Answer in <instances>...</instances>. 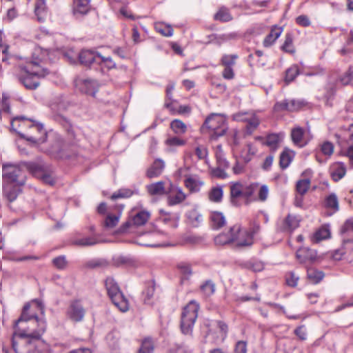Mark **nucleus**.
I'll return each mask as SVG.
<instances>
[{
  "label": "nucleus",
  "instance_id": "09e8293b",
  "mask_svg": "<svg viewBox=\"0 0 353 353\" xmlns=\"http://www.w3.org/2000/svg\"><path fill=\"white\" fill-rule=\"evenodd\" d=\"M239 56L236 54H223L221 59L220 63L223 66H234Z\"/></svg>",
  "mask_w": 353,
  "mask_h": 353
},
{
  "label": "nucleus",
  "instance_id": "9d476101",
  "mask_svg": "<svg viewBox=\"0 0 353 353\" xmlns=\"http://www.w3.org/2000/svg\"><path fill=\"white\" fill-rule=\"evenodd\" d=\"M85 313V309L81 302L74 300L70 302L66 310V316L72 321L77 323L83 321Z\"/></svg>",
  "mask_w": 353,
  "mask_h": 353
},
{
  "label": "nucleus",
  "instance_id": "338daca9",
  "mask_svg": "<svg viewBox=\"0 0 353 353\" xmlns=\"http://www.w3.org/2000/svg\"><path fill=\"white\" fill-rule=\"evenodd\" d=\"M286 283L289 286L295 287L297 285L299 277L293 272H289L286 275Z\"/></svg>",
  "mask_w": 353,
  "mask_h": 353
},
{
  "label": "nucleus",
  "instance_id": "6e6552de",
  "mask_svg": "<svg viewBox=\"0 0 353 353\" xmlns=\"http://www.w3.org/2000/svg\"><path fill=\"white\" fill-rule=\"evenodd\" d=\"M3 178L4 183H13L24 185L26 174L23 170L21 162L19 164H4L3 165Z\"/></svg>",
  "mask_w": 353,
  "mask_h": 353
},
{
  "label": "nucleus",
  "instance_id": "39448f33",
  "mask_svg": "<svg viewBox=\"0 0 353 353\" xmlns=\"http://www.w3.org/2000/svg\"><path fill=\"white\" fill-rule=\"evenodd\" d=\"M201 130H208L212 140H217L226 134L228 125L225 119L220 114H212L205 119Z\"/></svg>",
  "mask_w": 353,
  "mask_h": 353
},
{
  "label": "nucleus",
  "instance_id": "69168bd1",
  "mask_svg": "<svg viewBox=\"0 0 353 353\" xmlns=\"http://www.w3.org/2000/svg\"><path fill=\"white\" fill-rule=\"evenodd\" d=\"M274 110L276 112L280 111H290L288 100L276 102L274 105Z\"/></svg>",
  "mask_w": 353,
  "mask_h": 353
},
{
  "label": "nucleus",
  "instance_id": "72a5a7b5",
  "mask_svg": "<svg viewBox=\"0 0 353 353\" xmlns=\"http://www.w3.org/2000/svg\"><path fill=\"white\" fill-rule=\"evenodd\" d=\"M155 291V283L154 281H150L145 283V288L142 295L145 303L149 304Z\"/></svg>",
  "mask_w": 353,
  "mask_h": 353
},
{
  "label": "nucleus",
  "instance_id": "a18cd8bd",
  "mask_svg": "<svg viewBox=\"0 0 353 353\" xmlns=\"http://www.w3.org/2000/svg\"><path fill=\"white\" fill-rule=\"evenodd\" d=\"M310 180L309 179H301L296 182V190L297 192L303 196L310 188Z\"/></svg>",
  "mask_w": 353,
  "mask_h": 353
},
{
  "label": "nucleus",
  "instance_id": "4d7b16f0",
  "mask_svg": "<svg viewBox=\"0 0 353 353\" xmlns=\"http://www.w3.org/2000/svg\"><path fill=\"white\" fill-rule=\"evenodd\" d=\"M39 178H41L45 183L49 184L50 185H53L55 183L54 176L52 173H48L46 169L44 170L43 172L41 174Z\"/></svg>",
  "mask_w": 353,
  "mask_h": 353
},
{
  "label": "nucleus",
  "instance_id": "49530a36",
  "mask_svg": "<svg viewBox=\"0 0 353 353\" xmlns=\"http://www.w3.org/2000/svg\"><path fill=\"white\" fill-rule=\"evenodd\" d=\"M232 19L229 10L225 8H221L214 15V19L222 22H228Z\"/></svg>",
  "mask_w": 353,
  "mask_h": 353
},
{
  "label": "nucleus",
  "instance_id": "c03bdc74",
  "mask_svg": "<svg viewBox=\"0 0 353 353\" xmlns=\"http://www.w3.org/2000/svg\"><path fill=\"white\" fill-rule=\"evenodd\" d=\"M280 139L278 134H271L267 136L265 144L270 147V150L274 152L279 148Z\"/></svg>",
  "mask_w": 353,
  "mask_h": 353
},
{
  "label": "nucleus",
  "instance_id": "f03ea898",
  "mask_svg": "<svg viewBox=\"0 0 353 353\" xmlns=\"http://www.w3.org/2000/svg\"><path fill=\"white\" fill-rule=\"evenodd\" d=\"M47 50L36 48L32 60L21 68L24 73L19 77V80L27 89H36L39 85V79L49 74V70L44 66L47 61Z\"/></svg>",
  "mask_w": 353,
  "mask_h": 353
},
{
  "label": "nucleus",
  "instance_id": "774afa93",
  "mask_svg": "<svg viewBox=\"0 0 353 353\" xmlns=\"http://www.w3.org/2000/svg\"><path fill=\"white\" fill-rule=\"evenodd\" d=\"M352 231H353V218L347 220L341 228V233L343 234H346Z\"/></svg>",
  "mask_w": 353,
  "mask_h": 353
},
{
  "label": "nucleus",
  "instance_id": "5701e85b",
  "mask_svg": "<svg viewBox=\"0 0 353 353\" xmlns=\"http://www.w3.org/2000/svg\"><path fill=\"white\" fill-rule=\"evenodd\" d=\"M123 207L119 206L118 212L116 214L109 213L104 219L102 225L105 229H112L119 223Z\"/></svg>",
  "mask_w": 353,
  "mask_h": 353
},
{
  "label": "nucleus",
  "instance_id": "603ef678",
  "mask_svg": "<svg viewBox=\"0 0 353 353\" xmlns=\"http://www.w3.org/2000/svg\"><path fill=\"white\" fill-rule=\"evenodd\" d=\"M292 43H293L292 34L290 33H288L285 35V41L281 47V49L286 52L294 53V49L292 46Z\"/></svg>",
  "mask_w": 353,
  "mask_h": 353
},
{
  "label": "nucleus",
  "instance_id": "7ed1b4c3",
  "mask_svg": "<svg viewBox=\"0 0 353 353\" xmlns=\"http://www.w3.org/2000/svg\"><path fill=\"white\" fill-rule=\"evenodd\" d=\"M12 129L17 132L21 138L34 143L45 141L46 132L43 124L23 116L11 120Z\"/></svg>",
  "mask_w": 353,
  "mask_h": 353
},
{
  "label": "nucleus",
  "instance_id": "0e129e2a",
  "mask_svg": "<svg viewBox=\"0 0 353 353\" xmlns=\"http://www.w3.org/2000/svg\"><path fill=\"white\" fill-rule=\"evenodd\" d=\"M269 194V189L266 185H263L260 187L258 192V199L261 201H265L268 199Z\"/></svg>",
  "mask_w": 353,
  "mask_h": 353
},
{
  "label": "nucleus",
  "instance_id": "412c9836",
  "mask_svg": "<svg viewBox=\"0 0 353 353\" xmlns=\"http://www.w3.org/2000/svg\"><path fill=\"white\" fill-rule=\"evenodd\" d=\"M345 173L346 167L341 162L335 163L330 168L331 176L334 181L341 180L345 175Z\"/></svg>",
  "mask_w": 353,
  "mask_h": 353
},
{
  "label": "nucleus",
  "instance_id": "f3484780",
  "mask_svg": "<svg viewBox=\"0 0 353 353\" xmlns=\"http://www.w3.org/2000/svg\"><path fill=\"white\" fill-rule=\"evenodd\" d=\"M296 256L301 263L313 262L316 259V252L308 248H301L297 250Z\"/></svg>",
  "mask_w": 353,
  "mask_h": 353
},
{
  "label": "nucleus",
  "instance_id": "0eeeda50",
  "mask_svg": "<svg viewBox=\"0 0 353 353\" xmlns=\"http://www.w3.org/2000/svg\"><path fill=\"white\" fill-rule=\"evenodd\" d=\"M199 303L192 300L183 308L181 314V328L183 333H191L192 327L198 316Z\"/></svg>",
  "mask_w": 353,
  "mask_h": 353
},
{
  "label": "nucleus",
  "instance_id": "680f3d73",
  "mask_svg": "<svg viewBox=\"0 0 353 353\" xmlns=\"http://www.w3.org/2000/svg\"><path fill=\"white\" fill-rule=\"evenodd\" d=\"M2 54H3V57L1 59V61L6 62L8 61H13L16 60L17 57L14 55L10 54L8 52L9 46L7 45L3 46L1 43Z\"/></svg>",
  "mask_w": 353,
  "mask_h": 353
},
{
  "label": "nucleus",
  "instance_id": "dca6fc26",
  "mask_svg": "<svg viewBox=\"0 0 353 353\" xmlns=\"http://www.w3.org/2000/svg\"><path fill=\"white\" fill-rule=\"evenodd\" d=\"M3 185V192L4 196L6 197V199L12 202L14 200H15L18 196V194L21 191V186L23 185H19L17 183H4Z\"/></svg>",
  "mask_w": 353,
  "mask_h": 353
},
{
  "label": "nucleus",
  "instance_id": "4468645a",
  "mask_svg": "<svg viewBox=\"0 0 353 353\" xmlns=\"http://www.w3.org/2000/svg\"><path fill=\"white\" fill-rule=\"evenodd\" d=\"M299 220L296 216L288 214L283 220L277 223V230L280 232H291L298 228Z\"/></svg>",
  "mask_w": 353,
  "mask_h": 353
},
{
  "label": "nucleus",
  "instance_id": "e2e57ef3",
  "mask_svg": "<svg viewBox=\"0 0 353 353\" xmlns=\"http://www.w3.org/2000/svg\"><path fill=\"white\" fill-rule=\"evenodd\" d=\"M294 333L301 341L307 339V332L304 325L297 327L294 330Z\"/></svg>",
  "mask_w": 353,
  "mask_h": 353
},
{
  "label": "nucleus",
  "instance_id": "ea45409f",
  "mask_svg": "<svg viewBox=\"0 0 353 353\" xmlns=\"http://www.w3.org/2000/svg\"><path fill=\"white\" fill-rule=\"evenodd\" d=\"M157 32L165 37H171L173 34V29L170 25L158 22L154 24Z\"/></svg>",
  "mask_w": 353,
  "mask_h": 353
},
{
  "label": "nucleus",
  "instance_id": "393cba45",
  "mask_svg": "<svg viewBox=\"0 0 353 353\" xmlns=\"http://www.w3.org/2000/svg\"><path fill=\"white\" fill-rule=\"evenodd\" d=\"M46 0H37L34 6V14L39 22L44 21L47 16Z\"/></svg>",
  "mask_w": 353,
  "mask_h": 353
},
{
  "label": "nucleus",
  "instance_id": "c9c22d12",
  "mask_svg": "<svg viewBox=\"0 0 353 353\" xmlns=\"http://www.w3.org/2000/svg\"><path fill=\"white\" fill-rule=\"evenodd\" d=\"M336 94V88L332 84H329L325 88V93L323 95V99L325 105L328 106L332 105V101Z\"/></svg>",
  "mask_w": 353,
  "mask_h": 353
},
{
  "label": "nucleus",
  "instance_id": "7c9ffc66",
  "mask_svg": "<svg viewBox=\"0 0 353 353\" xmlns=\"http://www.w3.org/2000/svg\"><path fill=\"white\" fill-rule=\"evenodd\" d=\"M281 32L282 28H281L275 27L272 28L270 32L264 39L263 42V46L266 48L271 46L279 37Z\"/></svg>",
  "mask_w": 353,
  "mask_h": 353
},
{
  "label": "nucleus",
  "instance_id": "ddd939ff",
  "mask_svg": "<svg viewBox=\"0 0 353 353\" xmlns=\"http://www.w3.org/2000/svg\"><path fill=\"white\" fill-rule=\"evenodd\" d=\"M79 59L81 64L90 67L95 64H99L100 54L94 50H83L79 54Z\"/></svg>",
  "mask_w": 353,
  "mask_h": 353
},
{
  "label": "nucleus",
  "instance_id": "a211bd4d",
  "mask_svg": "<svg viewBox=\"0 0 353 353\" xmlns=\"http://www.w3.org/2000/svg\"><path fill=\"white\" fill-rule=\"evenodd\" d=\"M164 168L165 162L161 159H157L147 170L146 176L149 179L158 177L162 174Z\"/></svg>",
  "mask_w": 353,
  "mask_h": 353
},
{
  "label": "nucleus",
  "instance_id": "5fc2aeb1",
  "mask_svg": "<svg viewBox=\"0 0 353 353\" xmlns=\"http://www.w3.org/2000/svg\"><path fill=\"white\" fill-rule=\"evenodd\" d=\"M320 150L323 154L330 157L334 152V145L328 141H324L320 145Z\"/></svg>",
  "mask_w": 353,
  "mask_h": 353
},
{
  "label": "nucleus",
  "instance_id": "e433bc0d",
  "mask_svg": "<svg viewBox=\"0 0 353 353\" xmlns=\"http://www.w3.org/2000/svg\"><path fill=\"white\" fill-rule=\"evenodd\" d=\"M99 243L97 239L94 236H88L81 239H73L71 243L78 246H92Z\"/></svg>",
  "mask_w": 353,
  "mask_h": 353
},
{
  "label": "nucleus",
  "instance_id": "6ab92c4d",
  "mask_svg": "<svg viewBox=\"0 0 353 353\" xmlns=\"http://www.w3.org/2000/svg\"><path fill=\"white\" fill-rule=\"evenodd\" d=\"M55 121L61 124L67 132L68 137L70 139L73 140L75 139V132L74 128L70 121L65 117L61 114H56L54 116Z\"/></svg>",
  "mask_w": 353,
  "mask_h": 353
},
{
  "label": "nucleus",
  "instance_id": "aec40b11",
  "mask_svg": "<svg viewBox=\"0 0 353 353\" xmlns=\"http://www.w3.org/2000/svg\"><path fill=\"white\" fill-rule=\"evenodd\" d=\"M90 0H74L73 13L74 15H84L90 10Z\"/></svg>",
  "mask_w": 353,
  "mask_h": 353
},
{
  "label": "nucleus",
  "instance_id": "2eb2a0df",
  "mask_svg": "<svg viewBox=\"0 0 353 353\" xmlns=\"http://www.w3.org/2000/svg\"><path fill=\"white\" fill-rule=\"evenodd\" d=\"M21 166L24 172L25 170H27L36 177H40V176L46 169L44 164L41 161H23L21 162Z\"/></svg>",
  "mask_w": 353,
  "mask_h": 353
},
{
  "label": "nucleus",
  "instance_id": "864d4df0",
  "mask_svg": "<svg viewBox=\"0 0 353 353\" xmlns=\"http://www.w3.org/2000/svg\"><path fill=\"white\" fill-rule=\"evenodd\" d=\"M201 290L207 296H210L214 294L215 291V285L211 281H205L203 285H201Z\"/></svg>",
  "mask_w": 353,
  "mask_h": 353
},
{
  "label": "nucleus",
  "instance_id": "c85d7f7f",
  "mask_svg": "<svg viewBox=\"0 0 353 353\" xmlns=\"http://www.w3.org/2000/svg\"><path fill=\"white\" fill-rule=\"evenodd\" d=\"M294 153L292 150L285 148L280 154L279 165L282 169L287 168L291 163Z\"/></svg>",
  "mask_w": 353,
  "mask_h": 353
},
{
  "label": "nucleus",
  "instance_id": "4be33fe9",
  "mask_svg": "<svg viewBox=\"0 0 353 353\" xmlns=\"http://www.w3.org/2000/svg\"><path fill=\"white\" fill-rule=\"evenodd\" d=\"M146 190L152 196L163 195L168 193V190H166L165 187V182L162 181L148 185Z\"/></svg>",
  "mask_w": 353,
  "mask_h": 353
},
{
  "label": "nucleus",
  "instance_id": "423d86ee",
  "mask_svg": "<svg viewBox=\"0 0 353 353\" xmlns=\"http://www.w3.org/2000/svg\"><path fill=\"white\" fill-rule=\"evenodd\" d=\"M107 294L112 303L122 312L129 310V303L121 292L117 282L112 277H108L104 281Z\"/></svg>",
  "mask_w": 353,
  "mask_h": 353
},
{
  "label": "nucleus",
  "instance_id": "b1692460",
  "mask_svg": "<svg viewBox=\"0 0 353 353\" xmlns=\"http://www.w3.org/2000/svg\"><path fill=\"white\" fill-rule=\"evenodd\" d=\"M211 226L214 230H219L226 224L225 218L222 212H212L210 214Z\"/></svg>",
  "mask_w": 353,
  "mask_h": 353
},
{
  "label": "nucleus",
  "instance_id": "f257e3e1",
  "mask_svg": "<svg viewBox=\"0 0 353 353\" xmlns=\"http://www.w3.org/2000/svg\"><path fill=\"white\" fill-rule=\"evenodd\" d=\"M30 303L24 305L21 316L14 322L12 346L15 353H50L48 343L42 339L46 321L37 315L28 314Z\"/></svg>",
  "mask_w": 353,
  "mask_h": 353
},
{
  "label": "nucleus",
  "instance_id": "1a4fd4ad",
  "mask_svg": "<svg viewBox=\"0 0 353 353\" xmlns=\"http://www.w3.org/2000/svg\"><path fill=\"white\" fill-rule=\"evenodd\" d=\"M231 231L234 234L233 243H235L236 247H248L253 244L254 240L248 229H243L240 225L236 224L231 227Z\"/></svg>",
  "mask_w": 353,
  "mask_h": 353
},
{
  "label": "nucleus",
  "instance_id": "c756f323",
  "mask_svg": "<svg viewBox=\"0 0 353 353\" xmlns=\"http://www.w3.org/2000/svg\"><path fill=\"white\" fill-rule=\"evenodd\" d=\"M234 234L231 231V228L228 232L221 233L214 238V243L216 245H224L227 244L233 243Z\"/></svg>",
  "mask_w": 353,
  "mask_h": 353
},
{
  "label": "nucleus",
  "instance_id": "de8ad7c7",
  "mask_svg": "<svg viewBox=\"0 0 353 353\" xmlns=\"http://www.w3.org/2000/svg\"><path fill=\"white\" fill-rule=\"evenodd\" d=\"M223 198V190L221 187H215L212 188L209 192V199L215 203H219Z\"/></svg>",
  "mask_w": 353,
  "mask_h": 353
},
{
  "label": "nucleus",
  "instance_id": "79ce46f5",
  "mask_svg": "<svg viewBox=\"0 0 353 353\" xmlns=\"http://www.w3.org/2000/svg\"><path fill=\"white\" fill-rule=\"evenodd\" d=\"M300 70L297 65H293L285 71V81L286 84H289L293 81L295 78L299 74Z\"/></svg>",
  "mask_w": 353,
  "mask_h": 353
},
{
  "label": "nucleus",
  "instance_id": "9b49d317",
  "mask_svg": "<svg viewBox=\"0 0 353 353\" xmlns=\"http://www.w3.org/2000/svg\"><path fill=\"white\" fill-rule=\"evenodd\" d=\"M75 85L81 92L93 97L99 88L97 81L91 79H77L75 80Z\"/></svg>",
  "mask_w": 353,
  "mask_h": 353
},
{
  "label": "nucleus",
  "instance_id": "6e6d98bb",
  "mask_svg": "<svg viewBox=\"0 0 353 353\" xmlns=\"http://www.w3.org/2000/svg\"><path fill=\"white\" fill-rule=\"evenodd\" d=\"M53 265L59 270H63L67 267L68 262L65 256H59L52 260Z\"/></svg>",
  "mask_w": 353,
  "mask_h": 353
},
{
  "label": "nucleus",
  "instance_id": "f704fd0d",
  "mask_svg": "<svg viewBox=\"0 0 353 353\" xmlns=\"http://www.w3.org/2000/svg\"><path fill=\"white\" fill-rule=\"evenodd\" d=\"M150 216V213L147 211H139L133 216L132 223L137 226L143 225L148 221Z\"/></svg>",
  "mask_w": 353,
  "mask_h": 353
},
{
  "label": "nucleus",
  "instance_id": "37998d69",
  "mask_svg": "<svg viewBox=\"0 0 353 353\" xmlns=\"http://www.w3.org/2000/svg\"><path fill=\"white\" fill-rule=\"evenodd\" d=\"M137 192V190H132L130 188H121L113 193L111 199L115 200L117 199L129 198Z\"/></svg>",
  "mask_w": 353,
  "mask_h": 353
},
{
  "label": "nucleus",
  "instance_id": "2f4dec72",
  "mask_svg": "<svg viewBox=\"0 0 353 353\" xmlns=\"http://www.w3.org/2000/svg\"><path fill=\"white\" fill-rule=\"evenodd\" d=\"M84 265L90 269H103L109 266V263L105 259L96 258L88 261Z\"/></svg>",
  "mask_w": 353,
  "mask_h": 353
},
{
  "label": "nucleus",
  "instance_id": "cd10ccee",
  "mask_svg": "<svg viewBox=\"0 0 353 353\" xmlns=\"http://www.w3.org/2000/svg\"><path fill=\"white\" fill-rule=\"evenodd\" d=\"M304 134L305 130L301 127L297 126L292 128L291 131L292 142L299 147L305 145V143H303Z\"/></svg>",
  "mask_w": 353,
  "mask_h": 353
},
{
  "label": "nucleus",
  "instance_id": "a878e982",
  "mask_svg": "<svg viewBox=\"0 0 353 353\" xmlns=\"http://www.w3.org/2000/svg\"><path fill=\"white\" fill-rule=\"evenodd\" d=\"M324 207L332 213L336 212L339 209L338 197L334 193H331L325 198Z\"/></svg>",
  "mask_w": 353,
  "mask_h": 353
},
{
  "label": "nucleus",
  "instance_id": "473e14b6",
  "mask_svg": "<svg viewBox=\"0 0 353 353\" xmlns=\"http://www.w3.org/2000/svg\"><path fill=\"white\" fill-rule=\"evenodd\" d=\"M307 276L312 283L317 284L323 280L325 276V274L323 271L317 269L308 268L307 270Z\"/></svg>",
  "mask_w": 353,
  "mask_h": 353
},
{
  "label": "nucleus",
  "instance_id": "3c124183",
  "mask_svg": "<svg viewBox=\"0 0 353 353\" xmlns=\"http://www.w3.org/2000/svg\"><path fill=\"white\" fill-rule=\"evenodd\" d=\"M154 344L150 339H145L139 350L138 353H153Z\"/></svg>",
  "mask_w": 353,
  "mask_h": 353
},
{
  "label": "nucleus",
  "instance_id": "f8f14e48",
  "mask_svg": "<svg viewBox=\"0 0 353 353\" xmlns=\"http://www.w3.org/2000/svg\"><path fill=\"white\" fill-rule=\"evenodd\" d=\"M167 194L168 203L169 205H174L182 203L186 199V194L183 192L181 188L174 186L172 183H170Z\"/></svg>",
  "mask_w": 353,
  "mask_h": 353
},
{
  "label": "nucleus",
  "instance_id": "8fccbe9b",
  "mask_svg": "<svg viewBox=\"0 0 353 353\" xmlns=\"http://www.w3.org/2000/svg\"><path fill=\"white\" fill-rule=\"evenodd\" d=\"M245 266L253 272H261L264 268V264L261 261L254 259L246 262Z\"/></svg>",
  "mask_w": 353,
  "mask_h": 353
},
{
  "label": "nucleus",
  "instance_id": "bb28decb",
  "mask_svg": "<svg viewBox=\"0 0 353 353\" xmlns=\"http://www.w3.org/2000/svg\"><path fill=\"white\" fill-rule=\"evenodd\" d=\"M184 184L191 193H194L200 190L203 183L196 176H189L185 179Z\"/></svg>",
  "mask_w": 353,
  "mask_h": 353
},
{
  "label": "nucleus",
  "instance_id": "bf43d9fd",
  "mask_svg": "<svg viewBox=\"0 0 353 353\" xmlns=\"http://www.w3.org/2000/svg\"><path fill=\"white\" fill-rule=\"evenodd\" d=\"M178 268L185 279H188L192 274L191 268L190 265L187 263H179L178 265Z\"/></svg>",
  "mask_w": 353,
  "mask_h": 353
},
{
  "label": "nucleus",
  "instance_id": "a19ab883",
  "mask_svg": "<svg viewBox=\"0 0 353 353\" xmlns=\"http://www.w3.org/2000/svg\"><path fill=\"white\" fill-rule=\"evenodd\" d=\"M330 236V231L327 227L323 226L319 228L313 236L312 241L315 243H318L322 240L328 239Z\"/></svg>",
  "mask_w": 353,
  "mask_h": 353
},
{
  "label": "nucleus",
  "instance_id": "13d9d810",
  "mask_svg": "<svg viewBox=\"0 0 353 353\" xmlns=\"http://www.w3.org/2000/svg\"><path fill=\"white\" fill-rule=\"evenodd\" d=\"M251 114H252L251 112H239L232 115V119L236 121L245 122Z\"/></svg>",
  "mask_w": 353,
  "mask_h": 353
},
{
  "label": "nucleus",
  "instance_id": "20e7f679",
  "mask_svg": "<svg viewBox=\"0 0 353 353\" xmlns=\"http://www.w3.org/2000/svg\"><path fill=\"white\" fill-rule=\"evenodd\" d=\"M258 186L256 183L245 185L240 182L231 183L230 186V200L232 205L239 207L243 204L248 205L251 197Z\"/></svg>",
  "mask_w": 353,
  "mask_h": 353
},
{
  "label": "nucleus",
  "instance_id": "4c0bfd02",
  "mask_svg": "<svg viewBox=\"0 0 353 353\" xmlns=\"http://www.w3.org/2000/svg\"><path fill=\"white\" fill-rule=\"evenodd\" d=\"M170 128L174 134L181 135L186 132L187 125L185 123L179 119H174L170 123Z\"/></svg>",
  "mask_w": 353,
  "mask_h": 353
},
{
  "label": "nucleus",
  "instance_id": "58836bf2",
  "mask_svg": "<svg viewBox=\"0 0 353 353\" xmlns=\"http://www.w3.org/2000/svg\"><path fill=\"white\" fill-rule=\"evenodd\" d=\"M245 122L247 123L246 133L248 134H251L260 123L259 118L253 112L249 116V119Z\"/></svg>",
  "mask_w": 353,
  "mask_h": 353
},
{
  "label": "nucleus",
  "instance_id": "052dcab7",
  "mask_svg": "<svg viewBox=\"0 0 353 353\" xmlns=\"http://www.w3.org/2000/svg\"><path fill=\"white\" fill-rule=\"evenodd\" d=\"M165 143L170 146H181L185 144V141L178 137H173L168 138L165 141Z\"/></svg>",
  "mask_w": 353,
  "mask_h": 353
}]
</instances>
